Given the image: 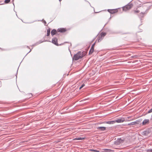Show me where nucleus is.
<instances>
[{"label":"nucleus","mask_w":152,"mask_h":152,"mask_svg":"<svg viewBox=\"0 0 152 152\" xmlns=\"http://www.w3.org/2000/svg\"><path fill=\"white\" fill-rule=\"evenodd\" d=\"M84 139V138H81L80 137H77L76 138H75L74 139V140H82Z\"/></svg>","instance_id":"dca6fc26"},{"label":"nucleus","mask_w":152,"mask_h":152,"mask_svg":"<svg viewBox=\"0 0 152 152\" xmlns=\"http://www.w3.org/2000/svg\"><path fill=\"white\" fill-rule=\"evenodd\" d=\"M85 86V84H83L80 87V89H81L82 88H83L84 86Z\"/></svg>","instance_id":"4be33fe9"},{"label":"nucleus","mask_w":152,"mask_h":152,"mask_svg":"<svg viewBox=\"0 0 152 152\" xmlns=\"http://www.w3.org/2000/svg\"><path fill=\"white\" fill-rule=\"evenodd\" d=\"M57 31L56 29H53V30H52V31H51V35L52 36H53L55 34H56Z\"/></svg>","instance_id":"1a4fd4ad"},{"label":"nucleus","mask_w":152,"mask_h":152,"mask_svg":"<svg viewBox=\"0 0 152 152\" xmlns=\"http://www.w3.org/2000/svg\"><path fill=\"white\" fill-rule=\"evenodd\" d=\"M129 117H128V118H129Z\"/></svg>","instance_id":"c85d7f7f"},{"label":"nucleus","mask_w":152,"mask_h":152,"mask_svg":"<svg viewBox=\"0 0 152 152\" xmlns=\"http://www.w3.org/2000/svg\"><path fill=\"white\" fill-rule=\"evenodd\" d=\"M10 1V0H5L4 1V3L6 4H7L9 3Z\"/></svg>","instance_id":"aec40b11"},{"label":"nucleus","mask_w":152,"mask_h":152,"mask_svg":"<svg viewBox=\"0 0 152 152\" xmlns=\"http://www.w3.org/2000/svg\"><path fill=\"white\" fill-rule=\"evenodd\" d=\"M52 43L57 46H58L57 43V39L56 37L53 38L52 39Z\"/></svg>","instance_id":"7ed1b4c3"},{"label":"nucleus","mask_w":152,"mask_h":152,"mask_svg":"<svg viewBox=\"0 0 152 152\" xmlns=\"http://www.w3.org/2000/svg\"><path fill=\"white\" fill-rule=\"evenodd\" d=\"M135 125L134 124V122H132L128 124L127 126H131Z\"/></svg>","instance_id":"f3484780"},{"label":"nucleus","mask_w":152,"mask_h":152,"mask_svg":"<svg viewBox=\"0 0 152 152\" xmlns=\"http://www.w3.org/2000/svg\"><path fill=\"white\" fill-rule=\"evenodd\" d=\"M50 28H49L47 29V36H48L50 35Z\"/></svg>","instance_id":"4468645a"},{"label":"nucleus","mask_w":152,"mask_h":152,"mask_svg":"<svg viewBox=\"0 0 152 152\" xmlns=\"http://www.w3.org/2000/svg\"><path fill=\"white\" fill-rule=\"evenodd\" d=\"M106 123L108 124H113L115 123V121H107Z\"/></svg>","instance_id":"f8f14e48"},{"label":"nucleus","mask_w":152,"mask_h":152,"mask_svg":"<svg viewBox=\"0 0 152 152\" xmlns=\"http://www.w3.org/2000/svg\"><path fill=\"white\" fill-rule=\"evenodd\" d=\"M90 151H91L94 152H99V151H97L96 150H94L92 149H90Z\"/></svg>","instance_id":"a211bd4d"},{"label":"nucleus","mask_w":152,"mask_h":152,"mask_svg":"<svg viewBox=\"0 0 152 152\" xmlns=\"http://www.w3.org/2000/svg\"><path fill=\"white\" fill-rule=\"evenodd\" d=\"M98 41L99 42V40H98Z\"/></svg>","instance_id":"2f4dec72"},{"label":"nucleus","mask_w":152,"mask_h":152,"mask_svg":"<svg viewBox=\"0 0 152 152\" xmlns=\"http://www.w3.org/2000/svg\"><path fill=\"white\" fill-rule=\"evenodd\" d=\"M151 112H152V108L149 111H148L147 112V113H149Z\"/></svg>","instance_id":"412c9836"},{"label":"nucleus","mask_w":152,"mask_h":152,"mask_svg":"<svg viewBox=\"0 0 152 152\" xmlns=\"http://www.w3.org/2000/svg\"><path fill=\"white\" fill-rule=\"evenodd\" d=\"M97 128L102 131H104L106 129V128L104 127H98Z\"/></svg>","instance_id":"9d476101"},{"label":"nucleus","mask_w":152,"mask_h":152,"mask_svg":"<svg viewBox=\"0 0 152 152\" xmlns=\"http://www.w3.org/2000/svg\"><path fill=\"white\" fill-rule=\"evenodd\" d=\"M125 119L124 118H122L118 119L115 121V123H121L125 121Z\"/></svg>","instance_id":"20e7f679"},{"label":"nucleus","mask_w":152,"mask_h":152,"mask_svg":"<svg viewBox=\"0 0 152 152\" xmlns=\"http://www.w3.org/2000/svg\"><path fill=\"white\" fill-rule=\"evenodd\" d=\"M149 123V120L148 119H145L142 123V125H145L146 124H148Z\"/></svg>","instance_id":"423d86ee"},{"label":"nucleus","mask_w":152,"mask_h":152,"mask_svg":"<svg viewBox=\"0 0 152 152\" xmlns=\"http://www.w3.org/2000/svg\"><path fill=\"white\" fill-rule=\"evenodd\" d=\"M108 11L111 14H113L117 11L116 9L108 10Z\"/></svg>","instance_id":"0eeeda50"},{"label":"nucleus","mask_w":152,"mask_h":152,"mask_svg":"<svg viewBox=\"0 0 152 152\" xmlns=\"http://www.w3.org/2000/svg\"><path fill=\"white\" fill-rule=\"evenodd\" d=\"M85 55L83 52L79 51L77 54H75L73 56V59L75 60H77L82 58Z\"/></svg>","instance_id":"f257e3e1"},{"label":"nucleus","mask_w":152,"mask_h":152,"mask_svg":"<svg viewBox=\"0 0 152 152\" xmlns=\"http://www.w3.org/2000/svg\"><path fill=\"white\" fill-rule=\"evenodd\" d=\"M133 12H134V13H139L140 12V11L137 9H136L135 10H134Z\"/></svg>","instance_id":"6ab92c4d"},{"label":"nucleus","mask_w":152,"mask_h":152,"mask_svg":"<svg viewBox=\"0 0 152 152\" xmlns=\"http://www.w3.org/2000/svg\"><path fill=\"white\" fill-rule=\"evenodd\" d=\"M149 152H152V149H149L148 151Z\"/></svg>","instance_id":"393cba45"},{"label":"nucleus","mask_w":152,"mask_h":152,"mask_svg":"<svg viewBox=\"0 0 152 152\" xmlns=\"http://www.w3.org/2000/svg\"><path fill=\"white\" fill-rule=\"evenodd\" d=\"M94 48H92L91 47V48L89 52V54H92L94 52Z\"/></svg>","instance_id":"ddd939ff"},{"label":"nucleus","mask_w":152,"mask_h":152,"mask_svg":"<svg viewBox=\"0 0 152 152\" xmlns=\"http://www.w3.org/2000/svg\"><path fill=\"white\" fill-rule=\"evenodd\" d=\"M141 119H139L136 120V121L134 122L135 125L136 124H139L140 123L141 121Z\"/></svg>","instance_id":"9b49d317"},{"label":"nucleus","mask_w":152,"mask_h":152,"mask_svg":"<svg viewBox=\"0 0 152 152\" xmlns=\"http://www.w3.org/2000/svg\"><path fill=\"white\" fill-rule=\"evenodd\" d=\"M138 56L137 55H134V56H131V58H134V57H135V58H137L138 57Z\"/></svg>","instance_id":"5701e85b"},{"label":"nucleus","mask_w":152,"mask_h":152,"mask_svg":"<svg viewBox=\"0 0 152 152\" xmlns=\"http://www.w3.org/2000/svg\"><path fill=\"white\" fill-rule=\"evenodd\" d=\"M132 6L133 4H132L129 3L127 5L124 7L123 8V10L124 11H126L131 9Z\"/></svg>","instance_id":"f03ea898"},{"label":"nucleus","mask_w":152,"mask_h":152,"mask_svg":"<svg viewBox=\"0 0 152 152\" xmlns=\"http://www.w3.org/2000/svg\"><path fill=\"white\" fill-rule=\"evenodd\" d=\"M44 23H45V24H46V22L44 20Z\"/></svg>","instance_id":"bb28decb"},{"label":"nucleus","mask_w":152,"mask_h":152,"mask_svg":"<svg viewBox=\"0 0 152 152\" xmlns=\"http://www.w3.org/2000/svg\"><path fill=\"white\" fill-rule=\"evenodd\" d=\"M86 100V99H84L83 100H82L81 101H85V100Z\"/></svg>","instance_id":"cd10ccee"},{"label":"nucleus","mask_w":152,"mask_h":152,"mask_svg":"<svg viewBox=\"0 0 152 152\" xmlns=\"http://www.w3.org/2000/svg\"><path fill=\"white\" fill-rule=\"evenodd\" d=\"M147 12V11H146L145 12H141L139 14V17L140 18H143L144 16V15H145V14H146Z\"/></svg>","instance_id":"39448f33"},{"label":"nucleus","mask_w":152,"mask_h":152,"mask_svg":"<svg viewBox=\"0 0 152 152\" xmlns=\"http://www.w3.org/2000/svg\"><path fill=\"white\" fill-rule=\"evenodd\" d=\"M65 43H68L67 42H66Z\"/></svg>","instance_id":"c756f323"},{"label":"nucleus","mask_w":152,"mask_h":152,"mask_svg":"<svg viewBox=\"0 0 152 152\" xmlns=\"http://www.w3.org/2000/svg\"><path fill=\"white\" fill-rule=\"evenodd\" d=\"M95 43H94V44L92 45L91 47H92V48H94V45H95Z\"/></svg>","instance_id":"a878e982"},{"label":"nucleus","mask_w":152,"mask_h":152,"mask_svg":"<svg viewBox=\"0 0 152 152\" xmlns=\"http://www.w3.org/2000/svg\"><path fill=\"white\" fill-rule=\"evenodd\" d=\"M66 31V29L63 28H58L57 31V32H65Z\"/></svg>","instance_id":"6e6552de"},{"label":"nucleus","mask_w":152,"mask_h":152,"mask_svg":"<svg viewBox=\"0 0 152 152\" xmlns=\"http://www.w3.org/2000/svg\"><path fill=\"white\" fill-rule=\"evenodd\" d=\"M149 133V132L148 131H145L143 132V133L144 134V135H147Z\"/></svg>","instance_id":"2eb2a0df"},{"label":"nucleus","mask_w":152,"mask_h":152,"mask_svg":"<svg viewBox=\"0 0 152 152\" xmlns=\"http://www.w3.org/2000/svg\"><path fill=\"white\" fill-rule=\"evenodd\" d=\"M31 50H30V51L29 52H31Z\"/></svg>","instance_id":"473e14b6"},{"label":"nucleus","mask_w":152,"mask_h":152,"mask_svg":"<svg viewBox=\"0 0 152 152\" xmlns=\"http://www.w3.org/2000/svg\"><path fill=\"white\" fill-rule=\"evenodd\" d=\"M139 7V6H137V7Z\"/></svg>","instance_id":"7c9ffc66"},{"label":"nucleus","mask_w":152,"mask_h":152,"mask_svg":"<svg viewBox=\"0 0 152 152\" xmlns=\"http://www.w3.org/2000/svg\"><path fill=\"white\" fill-rule=\"evenodd\" d=\"M105 35L106 34L105 33H103L102 34V36L104 37Z\"/></svg>","instance_id":"b1692460"}]
</instances>
